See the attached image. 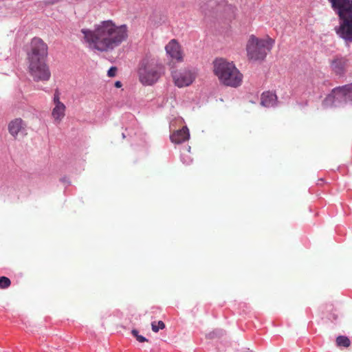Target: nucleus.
I'll return each instance as SVG.
<instances>
[{
	"mask_svg": "<svg viewBox=\"0 0 352 352\" xmlns=\"http://www.w3.org/2000/svg\"><path fill=\"white\" fill-rule=\"evenodd\" d=\"M85 39L93 49L110 52L121 45L128 37L126 25H116L111 20L101 21L94 30L82 29Z\"/></svg>",
	"mask_w": 352,
	"mask_h": 352,
	"instance_id": "obj_1",
	"label": "nucleus"
},
{
	"mask_svg": "<svg viewBox=\"0 0 352 352\" xmlns=\"http://www.w3.org/2000/svg\"><path fill=\"white\" fill-rule=\"evenodd\" d=\"M47 49V44L41 38L34 37L32 39L27 55L29 72L35 81H47L51 76L46 64Z\"/></svg>",
	"mask_w": 352,
	"mask_h": 352,
	"instance_id": "obj_2",
	"label": "nucleus"
},
{
	"mask_svg": "<svg viewBox=\"0 0 352 352\" xmlns=\"http://www.w3.org/2000/svg\"><path fill=\"white\" fill-rule=\"evenodd\" d=\"M164 73V67L157 58L146 55L139 63L138 74L143 85L156 83Z\"/></svg>",
	"mask_w": 352,
	"mask_h": 352,
	"instance_id": "obj_3",
	"label": "nucleus"
},
{
	"mask_svg": "<svg viewBox=\"0 0 352 352\" xmlns=\"http://www.w3.org/2000/svg\"><path fill=\"white\" fill-rule=\"evenodd\" d=\"M214 72L221 82L226 86L236 87L242 81V74L232 62L217 58L214 63Z\"/></svg>",
	"mask_w": 352,
	"mask_h": 352,
	"instance_id": "obj_4",
	"label": "nucleus"
},
{
	"mask_svg": "<svg viewBox=\"0 0 352 352\" xmlns=\"http://www.w3.org/2000/svg\"><path fill=\"white\" fill-rule=\"evenodd\" d=\"M201 12L206 16L219 17L228 20L234 18L235 8L228 4L226 0H210L200 7Z\"/></svg>",
	"mask_w": 352,
	"mask_h": 352,
	"instance_id": "obj_5",
	"label": "nucleus"
},
{
	"mask_svg": "<svg viewBox=\"0 0 352 352\" xmlns=\"http://www.w3.org/2000/svg\"><path fill=\"white\" fill-rule=\"evenodd\" d=\"M274 41L270 38L267 39H258L252 35L247 43L246 50L248 56L254 60H263L267 53L271 50Z\"/></svg>",
	"mask_w": 352,
	"mask_h": 352,
	"instance_id": "obj_6",
	"label": "nucleus"
},
{
	"mask_svg": "<svg viewBox=\"0 0 352 352\" xmlns=\"http://www.w3.org/2000/svg\"><path fill=\"white\" fill-rule=\"evenodd\" d=\"M340 22L336 28V33L346 43H352V12L339 17Z\"/></svg>",
	"mask_w": 352,
	"mask_h": 352,
	"instance_id": "obj_7",
	"label": "nucleus"
},
{
	"mask_svg": "<svg viewBox=\"0 0 352 352\" xmlns=\"http://www.w3.org/2000/svg\"><path fill=\"white\" fill-rule=\"evenodd\" d=\"M331 91L338 104L352 102V83L336 87Z\"/></svg>",
	"mask_w": 352,
	"mask_h": 352,
	"instance_id": "obj_8",
	"label": "nucleus"
},
{
	"mask_svg": "<svg viewBox=\"0 0 352 352\" xmlns=\"http://www.w3.org/2000/svg\"><path fill=\"white\" fill-rule=\"evenodd\" d=\"M172 76L174 82L178 87L190 85L194 80L195 76L189 70L173 71Z\"/></svg>",
	"mask_w": 352,
	"mask_h": 352,
	"instance_id": "obj_9",
	"label": "nucleus"
},
{
	"mask_svg": "<svg viewBox=\"0 0 352 352\" xmlns=\"http://www.w3.org/2000/svg\"><path fill=\"white\" fill-rule=\"evenodd\" d=\"M9 133L16 138L19 135L25 136L27 135V124L21 118H15L11 120L8 126Z\"/></svg>",
	"mask_w": 352,
	"mask_h": 352,
	"instance_id": "obj_10",
	"label": "nucleus"
},
{
	"mask_svg": "<svg viewBox=\"0 0 352 352\" xmlns=\"http://www.w3.org/2000/svg\"><path fill=\"white\" fill-rule=\"evenodd\" d=\"M339 17L352 12V0H328Z\"/></svg>",
	"mask_w": 352,
	"mask_h": 352,
	"instance_id": "obj_11",
	"label": "nucleus"
},
{
	"mask_svg": "<svg viewBox=\"0 0 352 352\" xmlns=\"http://www.w3.org/2000/svg\"><path fill=\"white\" fill-rule=\"evenodd\" d=\"M166 53L173 59H176L177 61H182L183 60L182 54L180 50V46L175 40H172L166 45Z\"/></svg>",
	"mask_w": 352,
	"mask_h": 352,
	"instance_id": "obj_12",
	"label": "nucleus"
},
{
	"mask_svg": "<svg viewBox=\"0 0 352 352\" xmlns=\"http://www.w3.org/2000/svg\"><path fill=\"white\" fill-rule=\"evenodd\" d=\"M190 138L189 130L186 126L176 131L170 136V140L176 144H181Z\"/></svg>",
	"mask_w": 352,
	"mask_h": 352,
	"instance_id": "obj_13",
	"label": "nucleus"
},
{
	"mask_svg": "<svg viewBox=\"0 0 352 352\" xmlns=\"http://www.w3.org/2000/svg\"><path fill=\"white\" fill-rule=\"evenodd\" d=\"M276 95L271 91L263 92L261 98V104L265 107H272L277 105Z\"/></svg>",
	"mask_w": 352,
	"mask_h": 352,
	"instance_id": "obj_14",
	"label": "nucleus"
},
{
	"mask_svg": "<svg viewBox=\"0 0 352 352\" xmlns=\"http://www.w3.org/2000/svg\"><path fill=\"white\" fill-rule=\"evenodd\" d=\"M348 60L345 57L335 58L331 63L333 71L338 75H342L345 72Z\"/></svg>",
	"mask_w": 352,
	"mask_h": 352,
	"instance_id": "obj_15",
	"label": "nucleus"
},
{
	"mask_svg": "<svg viewBox=\"0 0 352 352\" xmlns=\"http://www.w3.org/2000/svg\"><path fill=\"white\" fill-rule=\"evenodd\" d=\"M65 106L61 102H58L52 111V116L55 120H61L65 116Z\"/></svg>",
	"mask_w": 352,
	"mask_h": 352,
	"instance_id": "obj_16",
	"label": "nucleus"
},
{
	"mask_svg": "<svg viewBox=\"0 0 352 352\" xmlns=\"http://www.w3.org/2000/svg\"><path fill=\"white\" fill-rule=\"evenodd\" d=\"M338 105V104L336 101L335 96H333L332 91L322 101V106L324 108L336 107Z\"/></svg>",
	"mask_w": 352,
	"mask_h": 352,
	"instance_id": "obj_17",
	"label": "nucleus"
},
{
	"mask_svg": "<svg viewBox=\"0 0 352 352\" xmlns=\"http://www.w3.org/2000/svg\"><path fill=\"white\" fill-rule=\"evenodd\" d=\"M336 343L338 346L348 347L350 346L351 341L346 336H339L336 338Z\"/></svg>",
	"mask_w": 352,
	"mask_h": 352,
	"instance_id": "obj_18",
	"label": "nucleus"
},
{
	"mask_svg": "<svg viewBox=\"0 0 352 352\" xmlns=\"http://www.w3.org/2000/svg\"><path fill=\"white\" fill-rule=\"evenodd\" d=\"M164 328L165 324L161 320L158 322L154 321L151 323V329L154 332H158L160 329H164Z\"/></svg>",
	"mask_w": 352,
	"mask_h": 352,
	"instance_id": "obj_19",
	"label": "nucleus"
},
{
	"mask_svg": "<svg viewBox=\"0 0 352 352\" xmlns=\"http://www.w3.org/2000/svg\"><path fill=\"white\" fill-rule=\"evenodd\" d=\"M224 334V331L222 329H215L212 332H210L207 334L206 337L209 339H212L214 338H220L223 336Z\"/></svg>",
	"mask_w": 352,
	"mask_h": 352,
	"instance_id": "obj_20",
	"label": "nucleus"
},
{
	"mask_svg": "<svg viewBox=\"0 0 352 352\" xmlns=\"http://www.w3.org/2000/svg\"><path fill=\"white\" fill-rule=\"evenodd\" d=\"M11 285L10 280L6 276H1L0 277V288L1 289H6L9 287Z\"/></svg>",
	"mask_w": 352,
	"mask_h": 352,
	"instance_id": "obj_21",
	"label": "nucleus"
},
{
	"mask_svg": "<svg viewBox=\"0 0 352 352\" xmlns=\"http://www.w3.org/2000/svg\"><path fill=\"white\" fill-rule=\"evenodd\" d=\"M131 333L134 337H135L137 340L139 341L140 342L148 341V340L145 337L139 335V332L137 329H133Z\"/></svg>",
	"mask_w": 352,
	"mask_h": 352,
	"instance_id": "obj_22",
	"label": "nucleus"
},
{
	"mask_svg": "<svg viewBox=\"0 0 352 352\" xmlns=\"http://www.w3.org/2000/svg\"><path fill=\"white\" fill-rule=\"evenodd\" d=\"M117 67H111L107 72V75L109 77H114L116 74Z\"/></svg>",
	"mask_w": 352,
	"mask_h": 352,
	"instance_id": "obj_23",
	"label": "nucleus"
},
{
	"mask_svg": "<svg viewBox=\"0 0 352 352\" xmlns=\"http://www.w3.org/2000/svg\"><path fill=\"white\" fill-rule=\"evenodd\" d=\"M54 102L56 105L57 104V103H58V102H60V100H59V93L58 92V91H56V92L54 94Z\"/></svg>",
	"mask_w": 352,
	"mask_h": 352,
	"instance_id": "obj_24",
	"label": "nucleus"
},
{
	"mask_svg": "<svg viewBox=\"0 0 352 352\" xmlns=\"http://www.w3.org/2000/svg\"><path fill=\"white\" fill-rule=\"evenodd\" d=\"M122 82L120 81H116L115 82V87L116 88H120L122 87Z\"/></svg>",
	"mask_w": 352,
	"mask_h": 352,
	"instance_id": "obj_25",
	"label": "nucleus"
},
{
	"mask_svg": "<svg viewBox=\"0 0 352 352\" xmlns=\"http://www.w3.org/2000/svg\"><path fill=\"white\" fill-rule=\"evenodd\" d=\"M60 181L63 183H69V182L67 180V177H64L60 178Z\"/></svg>",
	"mask_w": 352,
	"mask_h": 352,
	"instance_id": "obj_26",
	"label": "nucleus"
},
{
	"mask_svg": "<svg viewBox=\"0 0 352 352\" xmlns=\"http://www.w3.org/2000/svg\"><path fill=\"white\" fill-rule=\"evenodd\" d=\"M332 317L334 320H336L338 318V316L334 314L332 315Z\"/></svg>",
	"mask_w": 352,
	"mask_h": 352,
	"instance_id": "obj_27",
	"label": "nucleus"
}]
</instances>
